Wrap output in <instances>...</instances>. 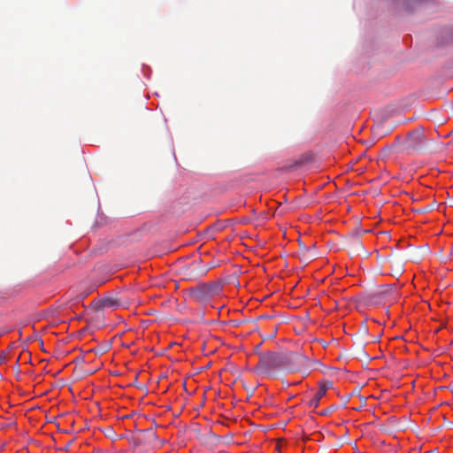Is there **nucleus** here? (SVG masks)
Instances as JSON below:
<instances>
[{
  "label": "nucleus",
  "instance_id": "nucleus-1",
  "mask_svg": "<svg viewBox=\"0 0 453 453\" xmlns=\"http://www.w3.org/2000/svg\"><path fill=\"white\" fill-rule=\"evenodd\" d=\"M282 365V358L279 354L269 353L263 356L256 366V372L263 376L271 377Z\"/></svg>",
  "mask_w": 453,
  "mask_h": 453
},
{
  "label": "nucleus",
  "instance_id": "nucleus-2",
  "mask_svg": "<svg viewBox=\"0 0 453 453\" xmlns=\"http://www.w3.org/2000/svg\"><path fill=\"white\" fill-rule=\"evenodd\" d=\"M331 388V383L328 381H321L319 384V389L310 401V406L317 408L320 400L326 395L327 390Z\"/></svg>",
  "mask_w": 453,
  "mask_h": 453
},
{
  "label": "nucleus",
  "instance_id": "nucleus-3",
  "mask_svg": "<svg viewBox=\"0 0 453 453\" xmlns=\"http://www.w3.org/2000/svg\"><path fill=\"white\" fill-rule=\"evenodd\" d=\"M96 306L100 309H111L113 307V298L112 297H106L99 299L96 302Z\"/></svg>",
  "mask_w": 453,
  "mask_h": 453
},
{
  "label": "nucleus",
  "instance_id": "nucleus-4",
  "mask_svg": "<svg viewBox=\"0 0 453 453\" xmlns=\"http://www.w3.org/2000/svg\"><path fill=\"white\" fill-rule=\"evenodd\" d=\"M93 290H94V288H93V287H91L88 291H86V292H84V293H81V294L79 295V296H78V297H79L80 299H83V298H85L87 296H88V295H89V293H91Z\"/></svg>",
  "mask_w": 453,
  "mask_h": 453
},
{
  "label": "nucleus",
  "instance_id": "nucleus-5",
  "mask_svg": "<svg viewBox=\"0 0 453 453\" xmlns=\"http://www.w3.org/2000/svg\"><path fill=\"white\" fill-rule=\"evenodd\" d=\"M6 360V357L4 354H0V365L4 364Z\"/></svg>",
  "mask_w": 453,
  "mask_h": 453
},
{
  "label": "nucleus",
  "instance_id": "nucleus-6",
  "mask_svg": "<svg viewBox=\"0 0 453 453\" xmlns=\"http://www.w3.org/2000/svg\"><path fill=\"white\" fill-rule=\"evenodd\" d=\"M308 374H309L308 371H306V370L302 371V377L303 378H305L306 376H308Z\"/></svg>",
  "mask_w": 453,
  "mask_h": 453
},
{
  "label": "nucleus",
  "instance_id": "nucleus-7",
  "mask_svg": "<svg viewBox=\"0 0 453 453\" xmlns=\"http://www.w3.org/2000/svg\"><path fill=\"white\" fill-rule=\"evenodd\" d=\"M122 319L121 317H118L115 315V318H114V320H115V325L117 324V322L120 321Z\"/></svg>",
  "mask_w": 453,
  "mask_h": 453
},
{
  "label": "nucleus",
  "instance_id": "nucleus-8",
  "mask_svg": "<svg viewBox=\"0 0 453 453\" xmlns=\"http://www.w3.org/2000/svg\"><path fill=\"white\" fill-rule=\"evenodd\" d=\"M298 383H299V381H293L289 385H297Z\"/></svg>",
  "mask_w": 453,
  "mask_h": 453
},
{
  "label": "nucleus",
  "instance_id": "nucleus-9",
  "mask_svg": "<svg viewBox=\"0 0 453 453\" xmlns=\"http://www.w3.org/2000/svg\"><path fill=\"white\" fill-rule=\"evenodd\" d=\"M114 305H115V307L119 306L117 300H115Z\"/></svg>",
  "mask_w": 453,
  "mask_h": 453
}]
</instances>
